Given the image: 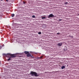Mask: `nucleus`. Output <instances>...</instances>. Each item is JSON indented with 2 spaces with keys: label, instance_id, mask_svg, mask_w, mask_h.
<instances>
[{
  "label": "nucleus",
  "instance_id": "nucleus-21",
  "mask_svg": "<svg viewBox=\"0 0 79 79\" xmlns=\"http://www.w3.org/2000/svg\"><path fill=\"white\" fill-rule=\"evenodd\" d=\"M2 48V46H0V48Z\"/></svg>",
  "mask_w": 79,
  "mask_h": 79
},
{
  "label": "nucleus",
  "instance_id": "nucleus-8",
  "mask_svg": "<svg viewBox=\"0 0 79 79\" xmlns=\"http://www.w3.org/2000/svg\"><path fill=\"white\" fill-rule=\"evenodd\" d=\"M65 68V66H62L61 67V69H64Z\"/></svg>",
  "mask_w": 79,
  "mask_h": 79
},
{
  "label": "nucleus",
  "instance_id": "nucleus-4",
  "mask_svg": "<svg viewBox=\"0 0 79 79\" xmlns=\"http://www.w3.org/2000/svg\"><path fill=\"white\" fill-rule=\"evenodd\" d=\"M57 45H58V46H59V47H61V46L62 45V43H59L57 44Z\"/></svg>",
  "mask_w": 79,
  "mask_h": 79
},
{
  "label": "nucleus",
  "instance_id": "nucleus-15",
  "mask_svg": "<svg viewBox=\"0 0 79 79\" xmlns=\"http://www.w3.org/2000/svg\"><path fill=\"white\" fill-rule=\"evenodd\" d=\"M32 18H35V16L34 15H33L32 16Z\"/></svg>",
  "mask_w": 79,
  "mask_h": 79
},
{
  "label": "nucleus",
  "instance_id": "nucleus-13",
  "mask_svg": "<svg viewBox=\"0 0 79 79\" xmlns=\"http://www.w3.org/2000/svg\"><path fill=\"white\" fill-rule=\"evenodd\" d=\"M69 37H71V38H73V36H71V35H69Z\"/></svg>",
  "mask_w": 79,
  "mask_h": 79
},
{
  "label": "nucleus",
  "instance_id": "nucleus-22",
  "mask_svg": "<svg viewBox=\"0 0 79 79\" xmlns=\"http://www.w3.org/2000/svg\"><path fill=\"white\" fill-rule=\"evenodd\" d=\"M38 59H40V57H39V58H38Z\"/></svg>",
  "mask_w": 79,
  "mask_h": 79
},
{
  "label": "nucleus",
  "instance_id": "nucleus-20",
  "mask_svg": "<svg viewBox=\"0 0 79 79\" xmlns=\"http://www.w3.org/2000/svg\"><path fill=\"white\" fill-rule=\"evenodd\" d=\"M6 2H8V0H6Z\"/></svg>",
  "mask_w": 79,
  "mask_h": 79
},
{
  "label": "nucleus",
  "instance_id": "nucleus-24",
  "mask_svg": "<svg viewBox=\"0 0 79 79\" xmlns=\"http://www.w3.org/2000/svg\"><path fill=\"white\" fill-rule=\"evenodd\" d=\"M35 54H37V53H35Z\"/></svg>",
  "mask_w": 79,
  "mask_h": 79
},
{
  "label": "nucleus",
  "instance_id": "nucleus-11",
  "mask_svg": "<svg viewBox=\"0 0 79 79\" xmlns=\"http://www.w3.org/2000/svg\"><path fill=\"white\" fill-rule=\"evenodd\" d=\"M46 18V17H43L42 18V19H45Z\"/></svg>",
  "mask_w": 79,
  "mask_h": 79
},
{
  "label": "nucleus",
  "instance_id": "nucleus-19",
  "mask_svg": "<svg viewBox=\"0 0 79 79\" xmlns=\"http://www.w3.org/2000/svg\"><path fill=\"white\" fill-rule=\"evenodd\" d=\"M25 2H23V4H25Z\"/></svg>",
  "mask_w": 79,
  "mask_h": 79
},
{
  "label": "nucleus",
  "instance_id": "nucleus-23",
  "mask_svg": "<svg viewBox=\"0 0 79 79\" xmlns=\"http://www.w3.org/2000/svg\"><path fill=\"white\" fill-rule=\"evenodd\" d=\"M77 15L79 16V14H78Z\"/></svg>",
  "mask_w": 79,
  "mask_h": 79
},
{
  "label": "nucleus",
  "instance_id": "nucleus-10",
  "mask_svg": "<svg viewBox=\"0 0 79 79\" xmlns=\"http://www.w3.org/2000/svg\"><path fill=\"white\" fill-rule=\"evenodd\" d=\"M31 58H34V56H33V55L31 56H30Z\"/></svg>",
  "mask_w": 79,
  "mask_h": 79
},
{
  "label": "nucleus",
  "instance_id": "nucleus-1",
  "mask_svg": "<svg viewBox=\"0 0 79 79\" xmlns=\"http://www.w3.org/2000/svg\"><path fill=\"white\" fill-rule=\"evenodd\" d=\"M3 55L4 56H10V57H11V58L16 57V56L15 55L11 54L10 53H7V54H3Z\"/></svg>",
  "mask_w": 79,
  "mask_h": 79
},
{
  "label": "nucleus",
  "instance_id": "nucleus-18",
  "mask_svg": "<svg viewBox=\"0 0 79 79\" xmlns=\"http://www.w3.org/2000/svg\"><path fill=\"white\" fill-rule=\"evenodd\" d=\"M57 34H58V35L60 34V33H57Z\"/></svg>",
  "mask_w": 79,
  "mask_h": 79
},
{
  "label": "nucleus",
  "instance_id": "nucleus-6",
  "mask_svg": "<svg viewBox=\"0 0 79 79\" xmlns=\"http://www.w3.org/2000/svg\"><path fill=\"white\" fill-rule=\"evenodd\" d=\"M7 57H9V59H7V61H10V60H11V57H10V56H7Z\"/></svg>",
  "mask_w": 79,
  "mask_h": 79
},
{
  "label": "nucleus",
  "instance_id": "nucleus-14",
  "mask_svg": "<svg viewBox=\"0 0 79 79\" xmlns=\"http://www.w3.org/2000/svg\"><path fill=\"white\" fill-rule=\"evenodd\" d=\"M38 34H42V33H41V32H38Z\"/></svg>",
  "mask_w": 79,
  "mask_h": 79
},
{
  "label": "nucleus",
  "instance_id": "nucleus-3",
  "mask_svg": "<svg viewBox=\"0 0 79 79\" xmlns=\"http://www.w3.org/2000/svg\"><path fill=\"white\" fill-rule=\"evenodd\" d=\"M55 18V16L51 14H50L48 16V18Z\"/></svg>",
  "mask_w": 79,
  "mask_h": 79
},
{
  "label": "nucleus",
  "instance_id": "nucleus-9",
  "mask_svg": "<svg viewBox=\"0 0 79 79\" xmlns=\"http://www.w3.org/2000/svg\"><path fill=\"white\" fill-rule=\"evenodd\" d=\"M14 16H15V14H12L11 17H14Z\"/></svg>",
  "mask_w": 79,
  "mask_h": 79
},
{
  "label": "nucleus",
  "instance_id": "nucleus-12",
  "mask_svg": "<svg viewBox=\"0 0 79 79\" xmlns=\"http://www.w3.org/2000/svg\"><path fill=\"white\" fill-rule=\"evenodd\" d=\"M68 2H65L64 3V4L65 5H66V4H68Z\"/></svg>",
  "mask_w": 79,
  "mask_h": 79
},
{
  "label": "nucleus",
  "instance_id": "nucleus-7",
  "mask_svg": "<svg viewBox=\"0 0 79 79\" xmlns=\"http://www.w3.org/2000/svg\"><path fill=\"white\" fill-rule=\"evenodd\" d=\"M24 53H25V54L27 55V54L28 53H29V52L28 51H24Z\"/></svg>",
  "mask_w": 79,
  "mask_h": 79
},
{
  "label": "nucleus",
  "instance_id": "nucleus-5",
  "mask_svg": "<svg viewBox=\"0 0 79 79\" xmlns=\"http://www.w3.org/2000/svg\"><path fill=\"white\" fill-rule=\"evenodd\" d=\"M31 56V54H30V53H29V52L28 53L27 55V57H30Z\"/></svg>",
  "mask_w": 79,
  "mask_h": 79
},
{
  "label": "nucleus",
  "instance_id": "nucleus-16",
  "mask_svg": "<svg viewBox=\"0 0 79 79\" xmlns=\"http://www.w3.org/2000/svg\"><path fill=\"white\" fill-rule=\"evenodd\" d=\"M43 58V56H41L40 57V59H41V58Z\"/></svg>",
  "mask_w": 79,
  "mask_h": 79
},
{
  "label": "nucleus",
  "instance_id": "nucleus-2",
  "mask_svg": "<svg viewBox=\"0 0 79 79\" xmlns=\"http://www.w3.org/2000/svg\"><path fill=\"white\" fill-rule=\"evenodd\" d=\"M30 74H31L32 76H35V77L39 76V75L35 72L31 71Z\"/></svg>",
  "mask_w": 79,
  "mask_h": 79
},
{
  "label": "nucleus",
  "instance_id": "nucleus-25",
  "mask_svg": "<svg viewBox=\"0 0 79 79\" xmlns=\"http://www.w3.org/2000/svg\"><path fill=\"white\" fill-rule=\"evenodd\" d=\"M1 1H2V0H1Z\"/></svg>",
  "mask_w": 79,
  "mask_h": 79
},
{
  "label": "nucleus",
  "instance_id": "nucleus-17",
  "mask_svg": "<svg viewBox=\"0 0 79 79\" xmlns=\"http://www.w3.org/2000/svg\"><path fill=\"white\" fill-rule=\"evenodd\" d=\"M62 20V19H59L58 20V21H61Z\"/></svg>",
  "mask_w": 79,
  "mask_h": 79
}]
</instances>
